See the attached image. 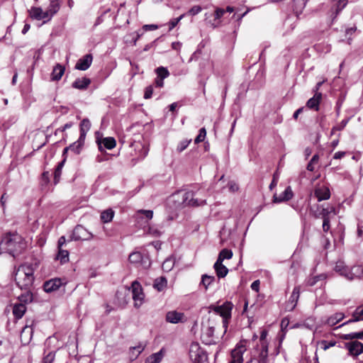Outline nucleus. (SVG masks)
I'll use <instances>...</instances> for the list:
<instances>
[{
  "label": "nucleus",
  "mask_w": 363,
  "mask_h": 363,
  "mask_svg": "<svg viewBox=\"0 0 363 363\" xmlns=\"http://www.w3.org/2000/svg\"><path fill=\"white\" fill-rule=\"evenodd\" d=\"M1 248L13 257L19 256L26 248L24 238L17 233H8L1 239Z\"/></svg>",
  "instance_id": "nucleus-1"
},
{
  "label": "nucleus",
  "mask_w": 363,
  "mask_h": 363,
  "mask_svg": "<svg viewBox=\"0 0 363 363\" xmlns=\"http://www.w3.org/2000/svg\"><path fill=\"white\" fill-rule=\"evenodd\" d=\"M34 269L31 264H23L14 270V279L21 289H32L34 281Z\"/></svg>",
  "instance_id": "nucleus-2"
},
{
  "label": "nucleus",
  "mask_w": 363,
  "mask_h": 363,
  "mask_svg": "<svg viewBox=\"0 0 363 363\" xmlns=\"http://www.w3.org/2000/svg\"><path fill=\"white\" fill-rule=\"evenodd\" d=\"M181 193L173 194L169 199V202L178 201L177 207H180L182 205L185 206L197 207L206 204V200L201 199H195L194 192L193 191H189L184 192L182 195V201H179Z\"/></svg>",
  "instance_id": "nucleus-3"
},
{
  "label": "nucleus",
  "mask_w": 363,
  "mask_h": 363,
  "mask_svg": "<svg viewBox=\"0 0 363 363\" xmlns=\"http://www.w3.org/2000/svg\"><path fill=\"white\" fill-rule=\"evenodd\" d=\"M209 308L223 318V326L225 329V333L228 328L229 320L231 318V312L233 308V303L225 301L220 306L211 305Z\"/></svg>",
  "instance_id": "nucleus-4"
},
{
  "label": "nucleus",
  "mask_w": 363,
  "mask_h": 363,
  "mask_svg": "<svg viewBox=\"0 0 363 363\" xmlns=\"http://www.w3.org/2000/svg\"><path fill=\"white\" fill-rule=\"evenodd\" d=\"M35 320L33 319H26V325L23 326L21 331L20 339L23 345H28L33 334V326Z\"/></svg>",
  "instance_id": "nucleus-5"
},
{
  "label": "nucleus",
  "mask_w": 363,
  "mask_h": 363,
  "mask_svg": "<svg viewBox=\"0 0 363 363\" xmlns=\"http://www.w3.org/2000/svg\"><path fill=\"white\" fill-rule=\"evenodd\" d=\"M190 357L194 363H208L206 352L198 344H192L190 348Z\"/></svg>",
  "instance_id": "nucleus-6"
},
{
  "label": "nucleus",
  "mask_w": 363,
  "mask_h": 363,
  "mask_svg": "<svg viewBox=\"0 0 363 363\" xmlns=\"http://www.w3.org/2000/svg\"><path fill=\"white\" fill-rule=\"evenodd\" d=\"M334 271L348 280H352L355 279V276L353 274L354 273V266L352 268H350L342 260H338L336 262L334 267Z\"/></svg>",
  "instance_id": "nucleus-7"
},
{
  "label": "nucleus",
  "mask_w": 363,
  "mask_h": 363,
  "mask_svg": "<svg viewBox=\"0 0 363 363\" xmlns=\"http://www.w3.org/2000/svg\"><path fill=\"white\" fill-rule=\"evenodd\" d=\"M247 341L243 340H240L231 352V360L229 363H242V355L246 351Z\"/></svg>",
  "instance_id": "nucleus-8"
},
{
  "label": "nucleus",
  "mask_w": 363,
  "mask_h": 363,
  "mask_svg": "<svg viewBox=\"0 0 363 363\" xmlns=\"http://www.w3.org/2000/svg\"><path fill=\"white\" fill-rule=\"evenodd\" d=\"M93 235L89 232L84 226L77 225L73 230L71 240H90Z\"/></svg>",
  "instance_id": "nucleus-9"
},
{
  "label": "nucleus",
  "mask_w": 363,
  "mask_h": 363,
  "mask_svg": "<svg viewBox=\"0 0 363 363\" xmlns=\"http://www.w3.org/2000/svg\"><path fill=\"white\" fill-rule=\"evenodd\" d=\"M29 16L35 20L40 21L44 20L43 23H45L51 20L52 15L48 11H43L40 7L33 6L28 10Z\"/></svg>",
  "instance_id": "nucleus-10"
},
{
  "label": "nucleus",
  "mask_w": 363,
  "mask_h": 363,
  "mask_svg": "<svg viewBox=\"0 0 363 363\" xmlns=\"http://www.w3.org/2000/svg\"><path fill=\"white\" fill-rule=\"evenodd\" d=\"M132 296L135 301V306L139 307L141 305L142 301L144 298V294L143 293L141 285L137 281L132 283Z\"/></svg>",
  "instance_id": "nucleus-11"
},
{
  "label": "nucleus",
  "mask_w": 363,
  "mask_h": 363,
  "mask_svg": "<svg viewBox=\"0 0 363 363\" xmlns=\"http://www.w3.org/2000/svg\"><path fill=\"white\" fill-rule=\"evenodd\" d=\"M314 196L318 201L328 200L330 197V191L327 186L318 184L314 189Z\"/></svg>",
  "instance_id": "nucleus-12"
},
{
  "label": "nucleus",
  "mask_w": 363,
  "mask_h": 363,
  "mask_svg": "<svg viewBox=\"0 0 363 363\" xmlns=\"http://www.w3.org/2000/svg\"><path fill=\"white\" fill-rule=\"evenodd\" d=\"M96 143L98 145L99 151L101 152L104 151V148L112 150L116 145V141L112 137L104 138L101 140L97 138Z\"/></svg>",
  "instance_id": "nucleus-13"
},
{
  "label": "nucleus",
  "mask_w": 363,
  "mask_h": 363,
  "mask_svg": "<svg viewBox=\"0 0 363 363\" xmlns=\"http://www.w3.org/2000/svg\"><path fill=\"white\" fill-rule=\"evenodd\" d=\"M345 345L351 355L357 357L363 352V344L357 340L347 342Z\"/></svg>",
  "instance_id": "nucleus-14"
},
{
  "label": "nucleus",
  "mask_w": 363,
  "mask_h": 363,
  "mask_svg": "<svg viewBox=\"0 0 363 363\" xmlns=\"http://www.w3.org/2000/svg\"><path fill=\"white\" fill-rule=\"evenodd\" d=\"M157 78L155 80L156 87L162 88L164 86V79L169 77V72L166 67H159L155 69Z\"/></svg>",
  "instance_id": "nucleus-15"
},
{
  "label": "nucleus",
  "mask_w": 363,
  "mask_h": 363,
  "mask_svg": "<svg viewBox=\"0 0 363 363\" xmlns=\"http://www.w3.org/2000/svg\"><path fill=\"white\" fill-rule=\"evenodd\" d=\"M63 284L61 279L55 278L46 281L43 284V289L47 293L55 291Z\"/></svg>",
  "instance_id": "nucleus-16"
},
{
  "label": "nucleus",
  "mask_w": 363,
  "mask_h": 363,
  "mask_svg": "<svg viewBox=\"0 0 363 363\" xmlns=\"http://www.w3.org/2000/svg\"><path fill=\"white\" fill-rule=\"evenodd\" d=\"M166 320L168 323L177 324L185 322L186 319L183 313L177 311H171L167 313Z\"/></svg>",
  "instance_id": "nucleus-17"
},
{
  "label": "nucleus",
  "mask_w": 363,
  "mask_h": 363,
  "mask_svg": "<svg viewBox=\"0 0 363 363\" xmlns=\"http://www.w3.org/2000/svg\"><path fill=\"white\" fill-rule=\"evenodd\" d=\"M333 3L330 9L331 17L334 20L340 12L347 4V0H333Z\"/></svg>",
  "instance_id": "nucleus-18"
},
{
  "label": "nucleus",
  "mask_w": 363,
  "mask_h": 363,
  "mask_svg": "<svg viewBox=\"0 0 363 363\" xmlns=\"http://www.w3.org/2000/svg\"><path fill=\"white\" fill-rule=\"evenodd\" d=\"M93 60V57L91 54H86L80 58L76 65L75 69L79 70L85 71L89 68L91 65Z\"/></svg>",
  "instance_id": "nucleus-19"
},
{
  "label": "nucleus",
  "mask_w": 363,
  "mask_h": 363,
  "mask_svg": "<svg viewBox=\"0 0 363 363\" xmlns=\"http://www.w3.org/2000/svg\"><path fill=\"white\" fill-rule=\"evenodd\" d=\"M293 191L291 186H287L285 190L280 194L279 196L274 195L273 196V201L274 203H281L283 201H287L293 197Z\"/></svg>",
  "instance_id": "nucleus-20"
},
{
  "label": "nucleus",
  "mask_w": 363,
  "mask_h": 363,
  "mask_svg": "<svg viewBox=\"0 0 363 363\" xmlns=\"http://www.w3.org/2000/svg\"><path fill=\"white\" fill-rule=\"evenodd\" d=\"M300 295V287L299 286H295L294 288V290L291 293V295L289 299L287 307L289 308V311H292L295 308L298 300L299 298Z\"/></svg>",
  "instance_id": "nucleus-21"
},
{
  "label": "nucleus",
  "mask_w": 363,
  "mask_h": 363,
  "mask_svg": "<svg viewBox=\"0 0 363 363\" xmlns=\"http://www.w3.org/2000/svg\"><path fill=\"white\" fill-rule=\"evenodd\" d=\"M84 140H85L79 138V139L76 142L73 143L69 146L64 149L63 155H65L68 150H71L77 155L79 154L84 144Z\"/></svg>",
  "instance_id": "nucleus-22"
},
{
  "label": "nucleus",
  "mask_w": 363,
  "mask_h": 363,
  "mask_svg": "<svg viewBox=\"0 0 363 363\" xmlns=\"http://www.w3.org/2000/svg\"><path fill=\"white\" fill-rule=\"evenodd\" d=\"M322 99V94L320 92H316L314 96L308 100L306 102V106L310 109H314L315 111H318L319 104Z\"/></svg>",
  "instance_id": "nucleus-23"
},
{
  "label": "nucleus",
  "mask_w": 363,
  "mask_h": 363,
  "mask_svg": "<svg viewBox=\"0 0 363 363\" xmlns=\"http://www.w3.org/2000/svg\"><path fill=\"white\" fill-rule=\"evenodd\" d=\"M214 331H215V329H214L213 325H211L209 323L206 326L203 325L202 335H203V337L206 341L207 344L211 343L212 338H213V334H214Z\"/></svg>",
  "instance_id": "nucleus-24"
},
{
  "label": "nucleus",
  "mask_w": 363,
  "mask_h": 363,
  "mask_svg": "<svg viewBox=\"0 0 363 363\" xmlns=\"http://www.w3.org/2000/svg\"><path fill=\"white\" fill-rule=\"evenodd\" d=\"M26 306L24 303H16L13 306V315L16 319L21 318L26 311Z\"/></svg>",
  "instance_id": "nucleus-25"
},
{
  "label": "nucleus",
  "mask_w": 363,
  "mask_h": 363,
  "mask_svg": "<svg viewBox=\"0 0 363 363\" xmlns=\"http://www.w3.org/2000/svg\"><path fill=\"white\" fill-rule=\"evenodd\" d=\"M91 84L90 79L87 77L77 78L72 84V86L77 89L85 90Z\"/></svg>",
  "instance_id": "nucleus-26"
},
{
  "label": "nucleus",
  "mask_w": 363,
  "mask_h": 363,
  "mask_svg": "<svg viewBox=\"0 0 363 363\" xmlns=\"http://www.w3.org/2000/svg\"><path fill=\"white\" fill-rule=\"evenodd\" d=\"M345 318V314L341 312L335 313L329 316L327 320L324 322L325 325L329 326H334L339 322H340Z\"/></svg>",
  "instance_id": "nucleus-27"
},
{
  "label": "nucleus",
  "mask_w": 363,
  "mask_h": 363,
  "mask_svg": "<svg viewBox=\"0 0 363 363\" xmlns=\"http://www.w3.org/2000/svg\"><path fill=\"white\" fill-rule=\"evenodd\" d=\"M213 268L218 278H224L228 273V269L220 262V260H216Z\"/></svg>",
  "instance_id": "nucleus-28"
},
{
  "label": "nucleus",
  "mask_w": 363,
  "mask_h": 363,
  "mask_svg": "<svg viewBox=\"0 0 363 363\" xmlns=\"http://www.w3.org/2000/svg\"><path fill=\"white\" fill-rule=\"evenodd\" d=\"M65 67L57 63L52 69L51 73L52 81H59L65 73Z\"/></svg>",
  "instance_id": "nucleus-29"
},
{
  "label": "nucleus",
  "mask_w": 363,
  "mask_h": 363,
  "mask_svg": "<svg viewBox=\"0 0 363 363\" xmlns=\"http://www.w3.org/2000/svg\"><path fill=\"white\" fill-rule=\"evenodd\" d=\"M24 290L26 291V292L21 294L18 297V299L19 301V303H24V305L26 306V304L30 303L33 301V293L31 292V289Z\"/></svg>",
  "instance_id": "nucleus-30"
},
{
  "label": "nucleus",
  "mask_w": 363,
  "mask_h": 363,
  "mask_svg": "<svg viewBox=\"0 0 363 363\" xmlns=\"http://www.w3.org/2000/svg\"><path fill=\"white\" fill-rule=\"evenodd\" d=\"M320 208H321V210L320 211V218H330V215L333 213V215L336 214L335 212V208L333 206H328L327 207H323L320 205H317V210H318Z\"/></svg>",
  "instance_id": "nucleus-31"
},
{
  "label": "nucleus",
  "mask_w": 363,
  "mask_h": 363,
  "mask_svg": "<svg viewBox=\"0 0 363 363\" xmlns=\"http://www.w3.org/2000/svg\"><path fill=\"white\" fill-rule=\"evenodd\" d=\"M163 357V349H161L159 352L153 353L147 357L145 363H160L162 361Z\"/></svg>",
  "instance_id": "nucleus-32"
},
{
  "label": "nucleus",
  "mask_w": 363,
  "mask_h": 363,
  "mask_svg": "<svg viewBox=\"0 0 363 363\" xmlns=\"http://www.w3.org/2000/svg\"><path fill=\"white\" fill-rule=\"evenodd\" d=\"M91 128V122L88 118H84L80 123L79 138L85 140L86 133Z\"/></svg>",
  "instance_id": "nucleus-33"
},
{
  "label": "nucleus",
  "mask_w": 363,
  "mask_h": 363,
  "mask_svg": "<svg viewBox=\"0 0 363 363\" xmlns=\"http://www.w3.org/2000/svg\"><path fill=\"white\" fill-rule=\"evenodd\" d=\"M145 345L140 342L137 346L130 347V359H135L144 350Z\"/></svg>",
  "instance_id": "nucleus-34"
},
{
  "label": "nucleus",
  "mask_w": 363,
  "mask_h": 363,
  "mask_svg": "<svg viewBox=\"0 0 363 363\" xmlns=\"http://www.w3.org/2000/svg\"><path fill=\"white\" fill-rule=\"evenodd\" d=\"M55 258L60 260L61 264H65L69 261V252L67 250L58 248V252Z\"/></svg>",
  "instance_id": "nucleus-35"
},
{
  "label": "nucleus",
  "mask_w": 363,
  "mask_h": 363,
  "mask_svg": "<svg viewBox=\"0 0 363 363\" xmlns=\"http://www.w3.org/2000/svg\"><path fill=\"white\" fill-rule=\"evenodd\" d=\"M342 339L345 340H363V330L357 333H351L349 334H344L341 336Z\"/></svg>",
  "instance_id": "nucleus-36"
},
{
  "label": "nucleus",
  "mask_w": 363,
  "mask_h": 363,
  "mask_svg": "<svg viewBox=\"0 0 363 363\" xmlns=\"http://www.w3.org/2000/svg\"><path fill=\"white\" fill-rule=\"evenodd\" d=\"M326 278H327V275L325 274H320L317 276H314L313 277H309L306 281V284L308 286H313L319 281H323Z\"/></svg>",
  "instance_id": "nucleus-37"
},
{
  "label": "nucleus",
  "mask_w": 363,
  "mask_h": 363,
  "mask_svg": "<svg viewBox=\"0 0 363 363\" xmlns=\"http://www.w3.org/2000/svg\"><path fill=\"white\" fill-rule=\"evenodd\" d=\"M306 4V0H294V11L297 16L301 13Z\"/></svg>",
  "instance_id": "nucleus-38"
},
{
  "label": "nucleus",
  "mask_w": 363,
  "mask_h": 363,
  "mask_svg": "<svg viewBox=\"0 0 363 363\" xmlns=\"http://www.w3.org/2000/svg\"><path fill=\"white\" fill-rule=\"evenodd\" d=\"M167 281L165 277H160L155 280L153 286L157 291H162L167 286Z\"/></svg>",
  "instance_id": "nucleus-39"
},
{
  "label": "nucleus",
  "mask_w": 363,
  "mask_h": 363,
  "mask_svg": "<svg viewBox=\"0 0 363 363\" xmlns=\"http://www.w3.org/2000/svg\"><path fill=\"white\" fill-rule=\"evenodd\" d=\"M215 277L213 276L203 274L200 284L203 286L205 290H207L208 287L215 281Z\"/></svg>",
  "instance_id": "nucleus-40"
},
{
  "label": "nucleus",
  "mask_w": 363,
  "mask_h": 363,
  "mask_svg": "<svg viewBox=\"0 0 363 363\" xmlns=\"http://www.w3.org/2000/svg\"><path fill=\"white\" fill-rule=\"evenodd\" d=\"M114 216V211L112 209L104 211L101 214V219L104 223H108L112 220Z\"/></svg>",
  "instance_id": "nucleus-41"
},
{
  "label": "nucleus",
  "mask_w": 363,
  "mask_h": 363,
  "mask_svg": "<svg viewBox=\"0 0 363 363\" xmlns=\"http://www.w3.org/2000/svg\"><path fill=\"white\" fill-rule=\"evenodd\" d=\"M143 256L140 252H133L129 255L128 259L131 263L139 264L140 261L143 260Z\"/></svg>",
  "instance_id": "nucleus-42"
},
{
  "label": "nucleus",
  "mask_w": 363,
  "mask_h": 363,
  "mask_svg": "<svg viewBox=\"0 0 363 363\" xmlns=\"http://www.w3.org/2000/svg\"><path fill=\"white\" fill-rule=\"evenodd\" d=\"M233 257V252L230 250L223 249L218 255L217 260H220L223 262L225 259H230Z\"/></svg>",
  "instance_id": "nucleus-43"
},
{
  "label": "nucleus",
  "mask_w": 363,
  "mask_h": 363,
  "mask_svg": "<svg viewBox=\"0 0 363 363\" xmlns=\"http://www.w3.org/2000/svg\"><path fill=\"white\" fill-rule=\"evenodd\" d=\"M59 1L60 0H50L48 11L52 16L55 14L60 9Z\"/></svg>",
  "instance_id": "nucleus-44"
},
{
  "label": "nucleus",
  "mask_w": 363,
  "mask_h": 363,
  "mask_svg": "<svg viewBox=\"0 0 363 363\" xmlns=\"http://www.w3.org/2000/svg\"><path fill=\"white\" fill-rule=\"evenodd\" d=\"M174 262L172 258L166 259L162 263V269L165 272H169L174 267Z\"/></svg>",
  "instance_id": "nucleus-45"
},
{
  "label": "nucleus",
  "mask_w": 363,
  "mask_h": 363,
  "mask_svg": "<svg viewBox=\"0 0 363 363\" xmlns=\"http://www.w3.org/2000/svg\"><path fill=\"white\" fill-rule=\"evenodd\" d=\"M350 121V118L342 120L338 125L332 128L331 133L333 134L335 131H340L345 128Z\"/></svg>",
  "instance_id": "nucleus-46"
},
{
  "label": "nucleus",
  "mask_w": 363,
  "mask_h": 363,
  "mask_svg": "<svg viewBox=\"0 0 363 363\" xmlns=\"http://www.w3.org/2000/svg\"><path fill=\"white\" fill-rule=\"evenodd\" d=\"M318 160H319L318 155H317V154L314 155L312 157L311 160H310V162H308V164L306 167L307 170L310 171V172H313L315 169L314 164L317 163L318 162Z\"/></svg>",
  "instance_id": "nucleus-47"
},
{
  "label": "nucleus",
  "mask_w": 363,
  "mask_h": 363,
  "mask_svg": "<svg viewBox=\"0 0 363 363\" xmlns=\"http://www.w3.org/2000/svg\"><path fill=\"white\" fill-rule=\"evenodd\" d=\"M206 135V130L205 128H201L199 130V135L196 136V138L194 140V143L196 144H198L199 143H201L204 140Z\"/></svg>",
  "instance_id": "nucleus-48"
},
{
  "label": "nucleus",
  "mask_w": 363,
  "mask_h": 363,
  "mask_svg": "<svg viewBox=\"0 0 363 363\" xmlns=\"http://www.w3.org/2000/svg\"><path fill=\"white\" fill-rule=\"evenodd\" d=\"M354 272L353 274H354L355 278L363 279V264L354 265Z\"/></svg>",
  "instance_id": "nucleus-49"
},
{
  "label": "nucleus",
  "mask_w": 363,
  "mask_h": 363,
  "mask_svg": "<svg viewBox=\"0 0 363 363\" xmlns=\"http://www.w3.org/2000/svg\"><path fill=\"white\" fill-rule=\"evenodd\" d=\"M336 344V342L335 341H330V342H328L326 340H321L320 342H319V345L320 346V347L323 350H327L328 349H329L330 347H333L335 346Z\"/></svg>",
  "instance_id": "nucleus-50"
},
{
  "label": "nucleus",
  "mask_w": 363,
  "mask_h": 363,
  "mask_svg": "<svg viewBox=\"0 0 363 363\" xmlns=\"http://www.w3.org/2000/svg\"><path fill=\"white\" fill-rule=\"evenodd\" d=\"M191 141V140H184L181 141L177 145V152H182V151H184L188 147V145H189Z\"/></svg>",
  "instance_id": "nucleus-51"
},
{
  "label": "nucleus",
  "mask_w": 363,
  "mask_h": 363,
  "mask_svg": "<svg viewBox=\"0 0 363 363\" xmlns=\"http://www.w3.org/2000/svg\"><path fill=\"white\" fill-rule=\"evenodd\" d=\"M362 316H363V306L362 305V306H358L354 310V311L352 313V317L358 318H359V321L361 320H363V317Z\"/></svg>",
  "instance_id": "nucleus-52"
},
{
  "label": "nucleus",
  "mask_w": 363,
  "mask_h": 363,
  "mask_svg": "<svg viewBox=\"0 0 363 363\" xmlns=\"http://www.w3.org/2000/svg\"><path fill=\"white\" fill-rule=\"evenodd\" d=\"M184 16L185 14H182L179 17L172 19L169 23V30H172L179 23V22L184 17Z\"/></svg>",
  "instance_id": "nucleus-53"
},
{
  "label": "nucleus",
  "mask_w": 363,
  "mask_h": 363,
  "mask_svg": "<svg viewBox=\"0 0 363 363\" xmlns=\"http://www.w3.org/2000/svg\"><path fill=\"white\" fill-rule=\"evenodd\" d=\"M268 353L266 350H261L259 359L255 361V363H267Z\"/></svg>",
  "instance_id": "nucleus-54"
},
{
  "label": "nucleus",
  "mask_w": 363,
  "mask_h": 363,
  "mask_svg": "<svg viewBox=\"0 0 363 363\" xmlns=\"http://www.w3.org/2000/svg\"><path fill=\"white\" fill-rule=\"evenodd\" d=\"M140 265L143 267V268H148L150 267V264H151V262L150 260V258L147 255H143V260L140 261Z\"/></svg>",
  "instance_id": "nucleus-55"
},
{
  "label": "nucleus",
  "mask_w": 363,
  "mask_h": 363,
  "mask_svg": "<svg viewBox=\"0 0 363 363\" xmlns=\"http://www.w3.org/2000/svg\"><path fill=\"white\" fill-rule=\"evenodd\" d=\"M55 353L50 352L46 356L44 357L43 363H52L55 359Z\"/></svg>",
  "instance_id": "nucleus-56"
},
{
  "label": "nucleus",
  "mask_w": 363,
  "mask_h": 363,
  "mask_svg": "<svg viewBox=\"0 0 363 363\" xmlns=\"http://www.w3.org/2000/svg\"><path fill=\"white\" fill-rule=\"evenodd\" d=\"M201 10L202 8L200 6H194L189 10L188 14L191 16H195L199 13L201 11Z\"/></svg>",
  "instance_id": "nucleus-57"
},
{
  "label": "nucleus",
  "mask_w": 363,
  "mask_h": 363,
  "mask_svg": "<svg viewBox=\"0 0 363 363\" xmlns=\"http://www.w3.org/2000/svg\"><path fill=\"white\" fill-rule=\"evenodd\" d=\"M330 218H323V230L327 233L330 228Z\"/></svg>",
  "instance_id": "nucleus-58"
},
{
  "label": "nucleus",
  "mask_w": 363,
  "mask_h": 363,
  "mask_svg": "<svg viewBox=\"0 0 363 363\" xmlns=\"http://www.w3.org/2000/svg\"><path fill=\"white\" fill-rule=\"evenodd\" d=\"M153 93V87L152 85L148 86L145 89L144 98L145 99H150Z\"/></svg>",
  "instance_id": "nucleus-59"
},
{
  "label": "nucleus",
  "mask_w": 363,
  "mask_h": 363,
  "mask_svg": "<svg viewBox=\"0 0 363 363\" xmlns=\"http://www.w3.org/2000/svg\"><path fill=\"white\" fill-rule=\"evenodd\" d=\"M138 213L143 214L147 220L152 219L153 216V211L151 210H140Z\"/></svg>",
  "instance_id": "nucleus-60"
},
{
  "label": "nucleus",
  "mask_w": 363,
  "mask_h": 363,
  "mask_svg": "<svg viewBox=\"0 0 363 363\" xmlns=\"http://www.w3.org/2000/svg\"><path fill=\"white\" fill-rule=\"evenodd\" d=\"M61 174H62V169L55 168V172H54V183H55V184H57L59 182L60 177H61Z\"/></svg>",
  "instance_id": "nucleus-61"
},
{
  "label": "nucleus",
  "mask_w": 363,
  "mask_h": 363,
  "mask_svg": "<svg viewBox=\"0 0 363 363\" xmlns=\"http://www.w3.org/2000/svg\"><path fill=\"white\" fill-rule=\"evenodd\" d=\"M8 198H9V196L7 195V194L6 192H4L1 196L0 203H1V206L2 207L3 211H4L6 209V203Z\"/></svg>",
  "instance_id": "nucleus-62"
},
{
  "label": "nucleus",
  "mask_w": 363,
  "mask_h": 363,
  "mask_svg": "<svg viewBox=\"0 0 363 363\" xmlns=\"http://www.w3.org/2000/svg\"><path fill=\"white\" fill-rule=\"evenodd\" d=\"M225 13V11L223 9L218 8L215 11V20L220 19Z\"/></svg>",
  "instance_id": "nucleus-63"
},
{
  "label": "nucleus",
  "mask_w": 363,
  "mask_h": 363,
  "mask_svg": "<svg viewBox=\"0 0 363 363\" xmlns=\"http://www.w3.org/2000/svg\"><path fill=\"white\" fill-rule=\"evenodd\" d=\"M228 186L229 190L232 192H235V191H238V189H239V186H238V184L233 181L229 182Z\"/></svg>",
  "instance_id": "nucleus-64"
}]
</instances>
